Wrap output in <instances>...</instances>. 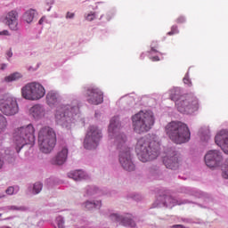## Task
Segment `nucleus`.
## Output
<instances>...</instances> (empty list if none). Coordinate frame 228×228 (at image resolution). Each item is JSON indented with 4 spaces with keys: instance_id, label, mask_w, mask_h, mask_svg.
I'll return each instance as SVG.
<instances>
[{
    "instance_id": "obj_10",
    "label": "nucleus",
    "mask_w": 228,
    "mask_h": 228,
    "mask_svg": "<svg viewBox=\"0 0 228 228\" xmlns=\"http://www.w3.org/2000/svg\"><path fill=\"white\" fill-rule=\"evenodd\" d=\"M0 112L4 117H15L19 113V102L13 96L0 98Z\"/></svg>"
},
{
    "instance_id": "obj_9",
    "label": "nucleus",
    "mask_w": 228,
    "mask_h": 228,
    "mask_svg": "<svg viewBox=\"0 0 228 228\" xmlns=\"http://www.w3.org/2000/svg\"><path fill=\"white\" fill-rule=\"evenodd\" d=\"M177 110L183 115H192L199 110V100L191 94L182 95L176 102Z\"/></svg>"
},
{
    "instance_id": "obj_30",
    "label": "nucleus",
    "mask_w": 228,
    "mask_h": 228,
    "mask_svg": "<svg viewBox=\"0 0 228 228\" xmlns=\"http://www.w3.org/2000/svg\"><path fill=\"white\" fill-rule=\"evenodd\" d=\"M8 128V119L4 115L0 114V134L4 133Z\"/></svg>"
},
{
    "instance_id": "obj_8",
    "label": "nucleus",
    "mask_w": 228,
    "mask_h": 228,
    "mask_svg": "<svg viewBox=\"0 0 228 228\" xmlns=\"http://www.w3.org/2000/svg\"><path fill=\"white\" fill-rule=\"evenodd\" d=\"M20 94L26 101H40L45 96V87L38 82H29L21 87Z\"/></svg>"
},
{
    "instance_id": "obj_5",
    "label": "nucleus",
    "mask_w": 228,
    "mask_h": 228,
    "mask_svg": "<svg viewBox=\"0 0 228 228\" xmlns=\"http://www.w3.org/2000/svg\"><path fill=\"white\" fill-rule=\"evenodd\" d=\"M35 142V126L33 124L22 126L12 133V145L16 152H20L25 145Z\"/></svg>"
},
{
    "instance_id": "obj_35",
    "label": "nucleus",
    "mask_w": 228,
    "mask_h": 228,
    "mask_svg": "<svg viewBox=\"0 0 228 228\" xmlns=\"http://www.w3.org/2000/svg\"><path fill=\"white\" fill-rule=\"evenodd\" d=\"M55 224H57L58 228H65V219H63L61 216L56 217Z\"/></svg>"
},
{
    "instance_id": "obj_51",
    "label": "nucleus",
    "mask_w": 228,
    "mask_h": 228,
    "mask_svg": "<svg viewBox=\"0 0 228 228\" xmlns=\"http://www.w3.org/2000/svg\"><path fill=\"white\" fill-rule=\"evenodd\" d=\"M151 53H157L156 49H154V46H151Z\"/></svg>"
},
{
    "instance_id": "obj_40",
    "label": "nucleus",
    "mask_w": 228,
    "mask_h": 228,
    "mask_svg": "<svg viewBox=\"0 0 228 228\" xmlns=\"http://www.w3.org/2000/svg\"><path fill=\"white\" fill-rule=\"evenodd\" d=\"M10 31H8V30H2V31H0V36L1 37H10Z\"/></svg>"
},
{
    "instance_id": "obj_49",
    "label": "nucleus",
    "mask_w": 228,
    "mask_h": 228,
    "mask_svg": "<svg viewBox=\"0 0 228 228\" xmlns=\"http://www.w3.org/2000/svg\"><path fill=\"white\" fill-rule=\"evenodd\" d=\"M177 22H179V23L184 22V17L178 18Z\"/></svg>"
},
{
    "instance_id": "obj_6",
    "label": "nucleus",
    "mask_w": 228,
    "mask_h": 228,
    "mask_svg": "<svg viewBox=\"0 0 228 228\" xmlns=\"http://www.w3.org/2000/svg\"><path fill=\"white\" fill-rule=\"evenodd\" d=\"M131 120L134 133L142 134V133H148L152 129L156 119L153 111L140 110L132 116Z\"/></svg>"
},
{
    "instance_id": "obj_53",
    "label": "nucleus",
    "mask_w": 228,
    "mask_h": 228,
    "mask_svg": "<svg viewBox=\"0 0 228 228\" xmlns=\"http://www.w3.org/2000/svg\"><path fill=\"white\" fill-rule=\"evenodd\" d=\"M3 216V214H0V218Z\"/></svg>"
},
{
    "instance_id": "obj_50",
    "label": "nucleus",
    "mask_w": 228,
    "mask_h": 228,
    "mask_svg": "<svg viewBox=\"0 0 228 228\" xmlns=\"http://www.w3.org/2000/svg\"><path fill=\"white\" fill-rule=\"evenodd\" d=\"M7 55H8L9 58H12V56H13V53H12V52H9V53H7Z\"/></svg>"
},
{
    "instance_id": "obj_41",
    "label": "nucleus",
    "mask_w": 228,
    "mask_h": 228,
    "mask_svg": "<svg viewBox=\"0 0 228 228\" xmlns=\"http://www.w3.org/2000/svg\"><path fill=\"white\" fill-rule=\"evenodd\" d=\"M4 167V159L3 158V155L0 154V170Z\"/></svg>"
},
{
    "instance_id": "obj_21",
    "label": "nucleus",
    "mask_w": 228,
    "mask_h": 228,
    "mask_svg": "<svg viewBox=\"0 0 228 228\" xmlns=\"http://www.w3.org/2000/svg\"><path fill=\"white\" fill-rule=\"evenodd\" d=\"M68 177L73 181H85L89 179L88 174L83 170H73L68 173Z\"/></svg>"
},
{
    "instance_id": "obj_33",
    "label": "nucleus",
    "mask_w": 228,
    "mask_h": 228,
    "mask_svg": "<svg viewBox=\"0 0 228 228\" xmlns=\"http://www.w3.org/2000/svg\"><path fill=\"white\" fill-rule=\"evenodd\" d=\"M6 195H15L19 193V186H10L5 190Z\"/></svg>"
},
{
    "instance_id": "obj_3",
    "label": "nucleus",
    "mask_w": 228,
    "mask_h": 228,
    "mask_svg": "<svg viewBox=\"0 0 228 228\" xmlns=\"http://www.w3.org/2000/svg\"><path fill=\"white\" fill-rule=\"evenodd\" d=\"M79 118V102L73 100L69 103L61 105L55 111V122L64 127L70 129Z\"/></svg>"
},
{
    "instance_id": "obj_28",
    "label": "nucleus",
    "mask_w": 228,
    "mask_h": 228,
    "mask_svg": "<svg viewBox=\"0 0 228 228\" xmlns=\"http://www.w3.org/2000/svg\"><path fill=\"white\" fill-rule=\"evenodd\" d=\"M170 97L172 101H175V102H177L183 95H181V88L175 87L170 90Z\"/></svg>"
},
{
    "instance_id": "obj_1",
    "label": "nucleus",
    "mask_w": 228,
    "mask_h": 228,
    "mask_svg": "<svg viewBox=\"0 0 228 228\" xmlns=\"http://www.w3.org/2000/svg\"><path fill=\"white\" fill-rule=\"evenodd\" d=\"M120 127L121 125L118 117L112 118L109 126V136L111 140H114V143L118 151H119L118 159L122 168L127 172H133L135 166L133 162L131 148L126 144L127 137L120 132Z\"/></svg>"
},
{
    "instance_id": "obj_39",
    "label": "nucleus",
    "mask_w": 228,
    "mask_h": 228,
    "mask_svg": "<svg viewBox=\"0 0 228 228\" xmlns=\"http://www.w3.org/2000/svg\"><path fill=\"white\" fill-rule=\"evenodd\" d=\"M186 190H187L186 193H189L190 195H195L197 197V191L191 188H187Z\"/></svg>"
},
{
    "instance_id": "obj_12",
    "label": "nucleus",
    "mask_w": 228,
    "mask_h": 228,
    "mask_svg": "<svg viewBox=\"0 0 228 228\" xmlns=\"http://www.w3.org/2000/svg\"><path fill=\"white\" fill-rule=\"evenodd\" d=\"M0 22L8 26L12 31L19 29V12L15 10L9 11L0 17Z\"/></svg>"
},
{
    "instance_id": "obj_32",
    "label": "nucleus",
    "mask_w": 228,
    "mask_h": 228,
    "mask_svg": "<svg viewBox=\"0 0 228 228\" xmlns=\"http://www.w3.org/2000/svg\"><path fill=\"white\" fill-rule=\"evenodd\" d=\"M222 176L224 179H228V159H225L224 165L222 166Z\"/></svg>"
},
{
    "instance_id": "obj_14",
    "label": "nucleus",
    "mask_w": 228,
    "mask_h": 228,
    "mask_svg": "<svg viewBox=\"0 0 228 228\" xmlns=\"http://www.w3.org/2000/svg\"><path fill=\"white\" fill-rule=\"evenodd\" d=\"M222 161H224V157L220 151L210 150L205 155V163L209 168H216V167H220Z\"/></svg>"
},
{
    "instance_id": "obj_7",
    "label": "nucleus",
    "mask_w": 228,
    "mask_h": 228,
    "mask_svg": "<svg viewBox=\"0 0 228 228\" xmlns=\"http://www.w3.org/2000/svg\"><path fill=\"white\" fill-rule=\"evenodd\" d=\"M39 151L44 154H51L56 147V132L49 126H43L38 132Z\"/></svg>"
},
{
    "instance_id": "obj_43",
    "label": "nucleus",
    "mask_w": 228,
    "mask_h": 228,
    "mask_svg": "<svg viewBox=\"0 0 228 228\" xmlns=\"http://www.w3.org/2000/svg\"><path fill=\"white\" fill-rule=\"evenodd\" d=\"M45 20H46L45 16H43V17L39 20L38 24L42 25V24H44V22H45Z\"/></svg>"
},
{
    "instance_id": "obj_20",
    "label": "nucleus",
    "mask_w": 228,
    "mask_h": 228,
    "mask_svg": "<svg viewBox=\"0 0 228 228\" xmlns=\"http://www.w3.org/2000/svg\"><path fill=\"white\" fill-rule=\"evenodd\" d=\"M28 113L36 120H40L45 117V108L44 105L36 104L29 109Z\"/></svg>"
},
{
    "instance_id": "obj_31",
    "label": "nucleus",
    "mask_w": 228,
    "mask_h": 228,
    "mask_svg": "<svg viewBox=\"0 0 228 228\" xmlns=\"http://www.w3.org/2000/svg\"><path fill=\"white\" fill-rule=\"evenodd\" d=\"M42 188H44V185L40 182H37L33 185L32 193L33 195H38L42 191Z\"/></svg>"
},
{
    "instance_id": "obj_26",
    "label": "nucleus",
    "mask_w": 228,
    "mask_h": 228,
    "mask_svg": "<svg viewBox=\"0 0 228 228\" xmlns=\"http://www.w3.org/2000/svg\"><path fill=\"white\" fill-rule=\"evenodd\" d=\"M101 193V190L97 188L95 185H88L85 188L84 196L85 197H94V195H97Z\"/></svg>"
},
{
    "instance_id": "obj_27",
    "label": "nucleus",
    "mask_w": 228,
    "mask_h": 228,
    "mask_svg": "<svg viewBox=\"0 0 228 228\" xmlns=\"http://www.w3.org/2000/svg\"><path fill=\"white\" fill-rule=\"evenodd\" d=\"M200 138L202 140V142H208L209 138H211V132L209 131V128L205 127L201 128L199 132Z\"/></svg>"
},
{
    "instance_id": "obj_36",
    "label": "nucleus",
    "mask_w": 228,
    "mask_h": 228,
    "mask_svg": "<svg viewBox=\"0 0 228 228\" xmlns=\"http://www.w3.org/2000/svg\"><path fill=\"white\" fill-rule=\"evenodd\" d=\"M183 83L188 86H191V80L190 79V75L188 73H186L185 77H183Z\"/></svg>"
},
{
    "instance_id": "obj_11",
    "label": "nucleus",
    "mask_w": 228,
    "mask_h": 228,
    "mask_svg": "<svg viewBox=\"0 0 228 228\" xmlns=\"http://www.w3.org/2000/svg\"><path fill=\"white\" fill-rule=\"evenodd\" d=\"M101 138H102V132L101 129L95 126H89L84 140L85 149H87V151L97 149V147H99Z\"/></svg>"
},
{
    "instance_id": "obj_34",
    "label": "nucleus",
    "mask_w": 228,
    "mask_h": 228,
    "mask_svg": "<svg viewBox=\"0 0 228 228\" xmlns=\"http://www.w3.org/2000/svg\"><path fill=\"white\" fill-rule=\"evenodd\" d=\"M85 19L86 20L92 22V20H95V19H97V13H95L94 12H90L88 13H86Z\"/></svg>"
},
{
    "instance_id": "obj_52",
    "label": "nucleus",
    "mask_w": 228,
    "mask_h": 228,
    "mask_svg": "<svg viewBox=\"0 0 228 228\" xmlns=\"http://www.w3.org/2000/svg\"><path fill=\"white\" fill-rule=\"evenodd\" d=\"M47 12H51V8H49V9L47 10Z\"/></svg>"
},
{
    "instance_id": "obj_2",
    "label": "nucleus",
    "mask_w": 228,
    "mask_h": 228,
    "mask_svg": "<svg viewBox=\"0 0 228 228\" xmlns=\"http://www.w3.org/2000/svg\"><path fill=\"white\" fill-rule=\"evenodd\" d=\"M161 143L156 136L151 138L142 137L137 141L135 152L139 161L147 163L156 159L159 156Z\"/></svg>"
},
{
    "instance_id": "obj_24",
    "label": "nucleus",
    "mask_w": 228,
    "mask_h": 228,
    "mask_svg": "<svg viewBox=\"0 0 228 228\" xmlns=\"http://www.w3.org/2000/svg\"><path fill=\"white\" fill-rule=\"evenodd\" d=\"M36 15H37V11L35 9H29L23 13L22 20H23V22H26L27 24H31V22H33Z\"/></svg>"
},
{
    "instance_id": "obj_4",
    "label": "nucleus",
    "mask_w": 228,
    "mask_h": 228,
    "mask_svg": "<svg viewBox=\"0 0 228 228\" xmlns=\"http://www.w3.org/2000/svg\"><path fill=\"white\" fill-rule=\"evenodd\" d=\"M166 134H167L169 140L178 145L190 142V138H191V133H190L188 125L180 121L168 123L166 126Z\"/></svg>"
},
{
    "instance_id": "obj_48",
    "label": "nucleus",
    "mask_w": 228,
    "mask_h": 228,
    "mask_svg": "<svg viewBox=\"0 0 228 228\" xmlns=\"http://www.w3.org/2000/svg\"><path fill=\"white\" fill-rule=\"evenodd\" d=\"M171 228H184L182 224H175Z\"/></svg>"
},
{
    "instance_id": "obj_45",
    "label": "nucleus",
    "mask_w": 228,
    "mask_h": 228,
    "mask_svg": "<svg viewBox=\"0 0 228 228\" xmlns=\"http://www.w3.org/2000/svg\"><path fill=\"white\" fill-rule=\"evenodd\" d=\"M150 173H151L152 175H155V174H158V169H150Z\"/></svg>"
},
{
    "instance_id": "obj_37",
    "label": "nucleus",
    "mask_w": 228,
    "mask_h": 228,
    "mask_svg": "<svg viewBox=\"0 0 228 228\" xmlns=\"http://www.w3.org/2000/svg\"><path fill=\"white\" fill-rule=\"evenodd\" d=\"M176 33H179V30H177V27L173 26L171 31L168 32L167 35H175Z\"/></svg>"
},
{
    "instance_id": "obj_17",
    "label": "nucleus",
    "mask_w": 228,
    "mask_h": 228,
    "mask_svg": "<svg viewBox=\"0 0 228 228\" xmlns=\"http://www.w3.org/2000/svg\"><path fill=\"white\" fill-rule=\"evenodd\" d=\"M110 220L113 222H119L121 225H124L125 227H135L136 224L133 220V216L130 214H126V216H120L117 213H111L110 215Z\"/></svg>"
},
{
    "instance_id": "obj_46",
    "label": "nucleus",
    "mask_w": 228,
    "mask_h": 228,
    "mask_svg": "<svg viewBox=\"0 0 228 228\" xmlns=\"http://www.w3.org/2000/svg\"><path fill=\"white\" fill-rule=\"evenodd\" d=\"M151 60L152 61H159V57L154 56V57H151Z\"/></svg>"
},
{
    "instance_id": "obj_16",
    "label": "nucleus",
    "mask_w": 228,
    "mask_h": 228,
    "mask_svg": "<svg viewBox=\"0 0 228 228\" xmlns=\"http://www.w3.org/2000/svg\"><path fill=\"white\" fill-rule=\"evenodd\" d=\"M69 159V146L67 144H62L59 147L56 155L52 159V164L61 167L65 165Z\"/></svg>"
},
{
    "instance_id": "obj_22",
    "label": "nucleus",
    "mask_w": 228,
    "mask_h": 228,
    "mask_svg": "<svg viewBox=\"0 0 228 228\" xmlns=\"http://www.w3.org/2000/svg\"><path fill=\"white\" fill-rule=\"evenodd\" d=\"M46 102L48 106H56L60 102V94L56 91H50L46 94Z\"/></svg>"
},
{
    "instance_id": "obj_44",
    "label": "nucleus",
    "mask_w": 228,
    "mask_h": 228,
    "mask_svg": "<svg viewBox=\"0 0 228 228\" xmlns=\"http://www.w3.org/2000/svg\"><path fill=\"white\" fill-rule=\"evenodd\" d=\"M8 67V65L3 63V64H0V70H6V68Z\"/></svg>"
},
{
    "instance_id": "obj_38",
    "label": "nucleus",
    "mask_w": 228,
    "mask_h": 228,
    "mask_svg": "<svg viewBox=\"0 0 228 228\" xmlns=\"http://www.w3.org/2000/svg\"><path fill=\"white\" fill-rule=\"evenodd\" d=\"M74 17H76V13H74V12H68L66 13V19L67 20H69V19L72 20V19H74Z\"/></svg>"
},
{
    "instance_id": "obj_13",
    "label": "nucleus",
    "mask_w": 228,
    "mask_h": 228,
    "mask_svg": "<svg viewBox=\"0 0 228 228\" xmlns=\"http://www.w3.org/2000/svg\"><path fill=\"white\" fill-rule=\"evenodd\" d=\"M85 96L86 102L89 104H94V106L102 104L104 102V93L97 87H87L86 89Z\"/></svg>"
},
{
    "instance_id": "obj_47",
    "label": "nucleus",
    "mask_w": 228,
    "mask_h": 228,
    "mask_svg": "<svg viewBox=\"0 0 228 228\" xmlns=\"http://www.w3.org/2000/svg\"><path fill=\"white\" fill-rule=\"evenodd\" d=\"M3 199H6V194H4V192L0 193V200H3Z\"/></svg>"
},
{
    "instance_id": "obj_19",
    "label": "nucleus",
    "mask_w": 228,
    "mask_h": 228,
    "mask_svg": "<svg viewBox=\"0 0 228 228\" xmlns=\"http://www.w3.org/2000/svg\"><path fill=\"white\" fill-rule=\"evenodd\" d=\"M163 163L167 168H169L170 170H177L181 163V158H179L177 153L173 152L171 155L164 158Z\"/></svg>"
},
{
    "instance_id": "obj_42",
    "label": "nucleus",
    "mask_w": 228,
    "mask_h": 228,
    "mask_svg": "<svg viewBox=\"0 0 228 228\" xmlns=\"http://www.w3.org/2000/svg\"><path fill=\"white\" fill-rule=\"evenodd\" d=\"M37 69H38V66L37 68H33L32 66H29L28 68V72H35Z\"/></svg>"
},
{
    "instance_id": "obj_25",
    "label": "nucleus",
    "mask_w": 228,
    "mask_h": 228,
    "mask_svg": "<svg viewBox=\"0 0 228 228\" xmlns=\"http://www.w3.org/2000/svg\"><path fill=\"white\" fill-rule=\"evenodd\" d=\"M22 77H24V75H22V73L19 71H16V72L11 73L9 76H6L4 78V81H5V83H13L15 81H20Z\"/></svg>"
},
{
    "instance_id": "obj_15",
    "label": "nucleus",
    "mask_w": 228,
    "mask_h": 228,
    "mask_svg": "<svg viewBox=\"0 0 228 228\" xmlns=\"http://www.w3.org/2000/svg\"><path fill=\"white\" fill-rule=\"evenodd\" d=\"M181 204H188V200L183 202L174 199L172 196H159L155 203L154 208H174V206H181Z\"/></svg>"
},
{
    "instance_id": "obj_23",
    "label": "nucleus",
    "mask_w": 228,
    "mask_h": 228,
    "mask_svg": "<svg viewBox=\"0 0 228 228\" xmlns=\"http://www.w3.org/2000/svg\"><path fill=\"white\" fill-rule=\"evenodd\" d=\"M102 206L101 200H86L81 204V208L83 209H86L87 211H93V209H100Z\"/></svg>"
},
{
    "instance_id": "obj_29",
    "label": "nucleus",
    "mask_w": 228,
    "mask_h": 228,
    "mask_svg": "<svg viewBox=\"0 0 228 228\" xmlns=\"http://www.w3.org/2000/svg\"><path fill=\"white\" fill-rule=\"evenodd\" d=\"M26 208L24 207H17V206H7L0 208V211H4V213H8V211H25Z\"/></svg>"
},
{
    "instance_id": "obj_18",
    "label": "nucleus",
    "mask_w": 228,
    "mask_h": 228,
    "mask_svg": "<svg viewBox=\"0 0 228 228\" xmlns=\"http://www.w3.org/2000/svg\"><path fill=\"white\" fill-rule=\"evenodd\" d=\"M215 142L224 154H228V131L221 130L215 137Z\"/></svg>"
}]
</instances>
